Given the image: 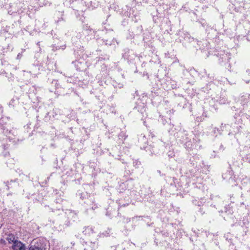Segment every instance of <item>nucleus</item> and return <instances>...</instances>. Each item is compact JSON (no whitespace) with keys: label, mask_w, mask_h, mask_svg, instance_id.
<instances>
[{"label":"nucleus","mask_w":250,"mask_h":250,"mask_svg":"<svg viewBox=\"0 0 250 250\" xmlns=\"http://www.w3.org/2000/svg\"><path fill=\"white\" fill-rule=\"evenodd\" d=\"M44 247L40 239L36 240L31 243L29 250H43Z\"/></svg>","instance_id":"f257e3e1"},{"label":"nucleus","mask_w":250,"mask_h":250,"mask_svg":"<svg viewBox=\"0 0 250 250\" xmlns=\"http://www.w3.org/2000/svg\"><path fill=\"white\" fill-rule=\"evenodd\" d=\"M12 248L13 250H25V246L21 242L17 240L12 245Z\"/></svg>","instance_id":"f03ea898"},{"label":"nucleus","mask_w":250,"mask_h":250,"mask_svg":"<svg viewBox=\"0 0 250 250\" xmlns=\"http://www.w3.org/2000/svg\"><path fill=\"white\" fill-rule=\"evenodd\" d=\"M241 101L243 104H246L250 102V94H246L242 96Z\"/></svg>","instance_id":"7ed1b4c3"},{"label":"nucleus","mask_w":250,"mask_h":250,"mask_svg":"<svg viewBox=\"0 0 250 250\" xmlns=\"http://www.w3.org/2000/svg\"><path fill=\"white\" fill-rule=\"evenodd\" d=\"M93 229L92 227H85L83 230V233L85 235H90L91 233H93Z\"/></svg>","instance_id":"20e7f679"},{"label":"nucleus","mask_w":250,"mask_h":250,"mask_svg":"<svg viewBox=\"0 0 250 250\" xmlns=\"http://www.w3.org/2000/svg\"><path fill=\"white\" fill-rule=\"evenodd\" d=\"M7 240L8 241L9 243L12 244V245L14 244V243H15V241H17L15 236L12 234L8 235L7 237Z\"/></svg>","instance_id":"39448f33"},{"label":"nucleus","mask_w":250,"mask_h":250,"mask_svg":"<svg viewBox=\"0 0 250 250\" xmlns=\"http://www.w3.org/2000/svg\"><path fill=\"white\" fill-rule=\"evenodd\" d=\"M98 245L96 244L95 243H90V246L89 247L91 248V249H90L88 247H85L84 248V250H95L97 248Z\"/></svg>","instance_id":"423d86ee"},{"label":"nucleus","mask_w":250,"mask_h":250,"mask_svg":"<svg viewBox=\"0 0 250 250\" xmlns=\"http://www.w3.org/2000/svg\"><path fill=\"white\" fill-rule=\"evenodd\" d=\"M129 182L123 183L120 185V188L118 189L120 192H123L124 188H126V186L129 185Z\"/></svg>","instance_id":"0eeeda50"},{"label":"nucleus","mask_w":250,"mask_h":250,"mask_svg":"<svg viewBox=\"0 0 250 250\" xmlns=\"http://www.w3.org/2000/svg\"><path fill=\"white\" fill-rule=\"evenodd\" d=\"M183 143H185L186 144L188 143V137L187 136H185V137H183L182 140H181ZM187 146H189V144L188 145H186Z\"/></svg>","instance_id":"6e6552de"},{"label":"nucleus","mask_w":250,"mask_h":250,"mask_svg":"<svg viewBox=\"0 0 250 250\" xmlns=\"http://www.w3.org/2000/svg\"><path fill=\"white\" fill-rule=\"evenodd\" d=\"M179 135H181L182 137H183L182 135H185V136L187 135V133L185 132V131H180L179 132ZM179 137H180V136H179Z\"/></svg>","instance_id":"1a4fd4ad"},{"label":"nucleus","mask_w":250,"mask_h":250,"mask_svg":"<svg viewBox=\"0 0 250 250\" xmlns=\"http://www.w3.org/2000/svg\"><path fill=\"white\" fill-rule=\"evenodd\" d=\"M153 152L154 153H157L154 149H153Z\"/></svg>","instance_id":"9d476101"}]
</instances>
